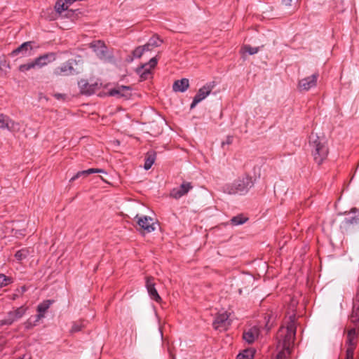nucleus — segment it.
Returning <instances> with one entry per match:
<instances>
[{"mask_svg": "<svg viewBox=\"0 0 359 359\" xmlns=\"http://www.w3.org/2000/svg\"><path fill=\"white\" fill-rule=\"evenodd\" d=\"M140 97L139 94L135 93L132 94L131 91H114V99H123V100H129L134 99V97Z\"/></svg>", "mask_w": 359, "mask_h": 359, "instance_id": "18", "label": "nucleus"}, {"mask_svg": "<svg viewBox=\"0 0 359 359\" xmlns=\"http://www.w3.org/2000/svg\"><path fill=\"white\" fill-rule=\"evenodd\" d=\"M34 68H35V66H34L33 61H32L28 63L20 65L18 67V70L20 72H26L29 71L30 69H34Z\"/></svg>", "mask_w": 359, "mask_h": 359, "instance_id": "30", "label": "nucleus"}, {"mask_svg": "<svg viewBox=\"0 0 359 359\" xmlns=\"http://www.w3.org/2000/svg\"><path fill=\"white\" fill-rule=\"evenodd\" d=\"M157 65V59L154 57L149 61L148 63H145L136 70L137 74L140 77L141 80H146L151 78V69L154 68Z\"/></svg>", "mask_w": 359, "mask_h": 359, "instance_id": "5", "label": "nucleus"}, {"mask_svg": "<svg viewBox=\"0 0 359 359\" xmlns=\"http://www.w3.org/2000/svg\"><path fill=\"white\" fill-rule=\"evenodd\" d=\"M136 219L139 226L146 232L150 233L155 230V223L153 222V219L151 217L147 216H136Z\"/></svg>", "mask_w": 359, "mask_h": 359, "instance_id": "11", "label": "nucleus"}, {"mask_svg": "<svg viewBox=\"0 0 359 359\" xmlns=\"http://www.w3.org/2000/svg\"><path fill=\"white\" fill-rule=\"evenodd\" d=\"M253 182L252 177L245 175L235 180L233 183L226 184L224 191L229 194H243L248 192L249 188L252 187Z\"/></svg>", "mask_w": 359, "mask_h": 359, "instance_id": "3", "label": "nucleus"}, {"mask_svg": "<svg viewBox=\"0 0 359 359\" xmlns=\"http://www.w3.org/2000/svg\"><path fill=\"white\" fill-rule=\"evenodd\" d=\"M83 171H84V173H85L86 176H88L90 174L99 173V172H102V170L97 169V168H90V169H88V170H83Z\"/></svg>", "mask_w": 359, "mask_h": 359, "instance_id": "37", "label": "nucleus"}, {"mask_svg": "<svg viewBox=\"0 0 359 359\" xmlns=\"http://www.w3.org/2000/svg\"><path fill=\"white\" fill-rule=\"evenodd\" d=\"M95 91H88V90H86V91H80V93L79 95H91L92 94H93Z\"/></svg>", "mask_w": 359, "mask_h": 359, "instance_id": "43", "label": "nucleus"}, {"mask_svg": "<svg viewBox=\"0 0 359 359\" xmlns=\"http://www.w3.org/2000/svg\"><path fill=\"white\" fill-rule=\"evenodd\" d=\"M231 324L229 316L227 312L218 314L213 321L212 325L215 330L225 331Z\"/></svg>", "mask_w": 359, "mask_h": 359, "instance_id": "6", "label": "nucleus"}, {"mask_svg": "<svg viewBox=\"0 0 359 359\" xmlns=\"http://www.w3.org/2000/svg\"><path fill=\"white\" fill-rule=\"evenodd\" d=\"M255 351L253 348H248L240 353L236 359H253Z\"/></svg>", "mask_w": 359, "mask_h": 359, "instance_id": "23", "label": "nucleus"}, {"mask_svg": "<svg viewBox=\"0 0 359 359\" xmlns=\"http://www.w3.org/2000/svg\"><path fill=\"white\" fill-rule=\"evenodd\" d=\"M347 222L351 224H359V217H353L347 220Z\"/></svg>", "mask_w": 359, "mask_h": 359, "instance_id": "39", "label": "nucleus"}, {"mask_svg": "<svg viewBox=\"0 0 359 359\" xmlns=\"http://www.w3.org/2000/svg\"><path fill=\"white\" fill-rule=\"evenodd\" d=\"M217 86V83L215 81H210L201 87L199 90H212L215 88Z\"/></svg>", "mask_w": 359, "mask_h": 359, "instance_id": "35", "label": "nucleus"}, {"mask_svg": "<svg viewBox=\"0 0 359 359\" xmlns=\"http://www.w3.org/2000/svg\"><path fill=\"white\" fill-rule=\"evenodd\" d=\"M355 346L348 345L346 349V359H353V353Z\"/></svg>", "mask_w": 359, "mask_h": 359, "instance_id": "34", "label": "nucleus"}, {"mask_svg": "<svg viewBox=\"0 0 359 359\" xmlns=\"http://www.w3.org/2000/svg\"><path fill=\"white\" fill-rule=\"evenodd\" d=\"M11 282V278L8 277L3 273H0V287L6 286Z\"/></svg>", "mask_w": 359, "mask_h": 359, "instance_id": "32", "label": "nucleus"}, {"mask_svg": "<svg viewBox=\"0 0 359 359\" xmlns=\"http://www.w3.org/2000/svg\"><path fill=\"white\" fill-rule=\"evenodd\" d=\"M52 96L60 101H69L72 97L66 93H53Z\"/></svg>", "mask_w": 359, "mask_h": 359, "instance_id": "31", "label": "nucleus"}, {"mask_svg": "<svg viewBox=\"0 0 359 359\" xmlns=\"http://www.w3.org/2000/svg\"><path fill=\"white\" fill-rule=\"evenodd\" d=\"M37 322L32 321L31 318L28 319L26 322H25V327L27 330H30L34 326H36Z\"/></svg>", "mask_w": 359, "mask_h": 359, "instance_id": "36", "label": "nucleus"}, {"mask_svg": "<svg viewBox=\"0 0 359 359\" xmlns=\"http://www.w3.org/2000/svg\"><path fill=\"white\" fill-rule=\"evenodd\" d=\"M210 91H199V93L194 97L193 102L191 104L190 108L194 109L198 103L204 100Z\"/></svg>", "mask_w": 359, "mask_h": 359, "instance_id": "20", "label": "nucleus"}, {"mask_svg": "<svg viewBox=\"0 0 359 359\" xmlns=\"http://www.w3.org/2000/svg\"><path fill=\"white\" fill-rule=\"evenodd\" d=\"M49 55H50L49 54H44L43 55H40L39 57L35 58L33 60L35 67H42L45 65H46L49 62V60H48Z\"/></svg>", "mask_w": 359, "mask_h": 359, "instance_id": "22", "label": "nucleus"}, {"mask_svg": "<svg viewBox=\"0 0 359 359\" xmlns=\"http://www.w3.org/2000/svg\"><path fill=\"white\" fill-rule=\"evenodd\" d=\"M115 143V141H114V144ZM116 143L117 144V145H119L120 144V142L118 140H116Z\"/></svg>", "mask_w": 359, "mask_h": 359, "instance_id": "50", "label": "nucleus"}, {"mask_svg": "<svg viewBox=\"0 0 359 359\" xmlns=\"http://www.w3.org/2000/svg\"><path fill=\"white\" fill-rule=\"evenodd\" d=\"M76 0H64L65 3H67V5H68V7L72 4L74 2H75Z\"/></svg>", "mask_w": 359, "mask_h": 359, "instance_id": "46", "label": "nucleus"}, {"mask_svg": "<svg viewBox=\"0 0 359 359\" xmlns=\"http://www.w3.org/2000/svg\"><path fill=\"white\" fill-rule=\"evenodd\" d=\"M282 2L285 6H290L292 2V0H282Z\"/></svg>", "mask_w": 359, "mask_h": 359, "instance_id": "45", "label": "nucleus"}, {"mask_svg": "<svg viewBox=\"0 0 359 359\" xmlns=\"http://www.w3.org/2000/svg\"><path fill=\"white\" fill-rule=\"evenodd\" d=\"M259 334V327L257 326H252L243 331V339L245 342L252 344L258 338Z\"/></svg>", "mask_w": 359, "mask_h": 359, "instance_id": "9", "label": "nucleus"}, {"mask_svg": "<svg viewBox=\"0 0 359 359\" xmlns=\"http://www.w3.org/2000/svg\"><path fill=\"white\" fill-rule=\"evenodd\" d=\"M142 47L144 48V50L145 52L151 51L154 49V48H151V46H148V43H147L146 44H144Z\"/></svg>", "mask_w": 359, "mask_h": 359, "instance_id": "42", "label": "nucleus"}, {"mask_svg": "<svg viewBox=\"0 0 359 359\" xmlns=\"http://www.w3.org/2000/svg\"><path fill=\"white\" fill-rule=\"evenodd\" d=\"M78 86L81 90H95L100 88L102 83H98L94 79H82L78 82Z\"/></svg>", "mask_w": 359, "mask_h": 359, "instance_id": "15", "label": "nucleus"}, {"mask_svg": "<svg viewBox=\"0 0 359 359\" xmlns=\"http://www.w3.org/2000/svg\"><path fill=\"white\" fill-rule=\"evenodd\" d=\"M68 5L64 0H57L55 5V9L57 14L60 15L63 11L68 9Z\"/></svg>", "mask_w": 359, "mask_h": 359, "instance_id": "25", "label": "nucleus"}, {"mask_svg": "<svg viewBox=\"0 0 359 359\" xmlns=\"http://www.w3.org/2000/svg\"><path fill=\"white\" fill-rule=\"evenodd\" d=\"M81 177H86L85 173H84V171L82 170V171H79L74 176H73L71 179H70V182H73L74 180H76V179Z\"/></svg>", "mask_w": 359, "mask_h": 359, "instance_id": "38", "label": "nucleus"}, {"mask_svg": "<svg viewBox=\"0 0 359 359\" xmlns=\"http://www.w3.org/2000/svg\"><path fill=\"white\" fill-rule=\"evenodd\" d=\"M0 128L15 132L20 130V124L11 119L8 116L0 114Z\"/></svg>", "mask_w": 359, "mask_h": 359, "instance_id": "8", "label": "nucleus"}, {"mask_svg": "<svg viewBox=\"0 0 359 359\" xmlns=\"http://www.w3.org/2000/svg\"><path fill=\"white\" fill-rule=\"evenodd\" d=\"M122 88H123V90H130V87H128V86H123Z\"/></svg>", "mask_w": 359, "mask_h": 359, "instance_id": "47", "label": "nucleus"}, {"mask_svg": "<svg viewBox=\"0 0 359 359\" xmlns=\"http://www.w3.org/2000/svg\"><path fill=\"white\" fill-rule=\"evenodd\" d=\"M17 297H18V294H13L12 299H13V300L17 298Z\"/></svg>", "mask_w": 359, "mask_h": 359, "instance_id": "49", "label": "nucleus"}, {"mask_svg": "<svg viewBox=\"0 0 359 359\" xmlns=\"http://www.w3.org/2000/svg\"><path fill=\"white\" fill-rule=\"evenodd\" d=\"M29 255V248H22L19 250L15 254V257L18 260L21 261L25 259Z\"/></svg>", "mask_w": 359, "mask_h": 359, "instance_id": "26", "label": "nucleus"}, {"mask_svg": "<svg viewBox=\"0 0 359 359\" xmlns=\"http://www.w3.org/2000/svg\"><path fill=\"white\" fill-rule=\"evenodd\" d=\"M259 51L258 47H252L249 45H245L241 48L243 53H248L249 55H254Z\"/></svg>", "mask_w": 359, "mask_h": 359, "instance_id": "29", "label": "nucleus"}, {"mask_svg": "<svg viewBox=\"0 0 359 359\" xmlns=\"http://www.w3.org/2000/svg\"><path fill=\"white\" fill-rule=\"evenodd\" d=\"M156 284L154 283V278L151 276H148L146 278V287L147 292L149 294V297L151 299L156 301V302H161V297L158 294L156 287Z\"/></svg>", "mask_w": 359, "mask_h": 359, "instance_id": "10", "label": "nucleus"}, {"mask_svg": "<svg viewBox=\"0 0 359 359\" xmlns=\"http://www.w3.org/2000/svg\"><path fill=\"white\" fill-rule=\"evenodd\" d=\"M98 96H104V95H107V96H112V91H107V93H102L100 92L99 94H97Z\"/></svg>", "mask_w": 359, "mask_h": 359, "instance_id": "44", "label": "nucleus"}, {"mask_svg": "<svg viewBox=\"0 0 359 359\" xmlns=\"http://www.w3.org/2000/svg\"><path fill=\"white\" fill-rule=\"evenodd\" d=\"M53 302V300H45L39 304L37 306L38 314L35 316V322H39L42 318L44 317V313L49 309L50 306Z\"/></svg>", "mask_w": 359, "mask_h": 359, "instance_id": "17", "label": "nucleus"}, {"mask_svg": "<svg viewBox=\"0 0 359 359\" xmlns=\"http://www.w3.org/2000/svg\"><path fill=\"white\" fill-rule=\"evenodd\" d=\"M156 160V153L154 151L147 152L144 165V168L148 170L151 168Z\"/></svg>", "mask_w": 359, "mask_h": 359, "instance_id": "21", "label": "nucleus"}, {"mask_svg": "<svg viewBox=\"0 0 359 359\" xmlns=\"http://www.w3.org/2000/svg\"><path fill=\"white\" fill-rule=\"evenodd\" d=\"M32 41H27L22 43L17 48L14 49L11 53L10 55L11 57H14L18 55L20 53H22V55L25 56L27 55V52L32 50Z\"/></svg>", "mask_w": 359, "mask_h": 359, "instance_id": "16", "label": "nucleus"}, {"mask_svg": "<svg viewBox=\"0 0 359 359\" xmlns=\"http://www.w3.org/2000/svg\"><path fill=\"white\" fill-rule=\"evenodd\" d=\"M318 74H313L311 76H308L299 81V87L302 90H309L316 86Z\"/></svg>", "mask_w": 359, "mask_h": 359, "instance_id": "14", "label": "nucleus"}, {"mask_svg": "<svg viewBox=\"0 0 359 359\" xmlns=\"http://www.w3.org/2000/svg\"><path fill=\"white\" fill-rule=\"evenodd\" d=\"M27 310V307L25 306H20L14 311H9L7 316L1 320V325H10L15 321L21 318Z\"/></svg>", "mask_w": 359, "mask_h": 359, "instance_id": "4", "label": "nucleus"}, {"mask_svg": "<svg viewBox=\"0 0 359 359\" xmlns=\"http://www.w3.org/2000/svg\"><path fill=\"white\" fill-rule=\"evenodd\" d=\"M148 46H151V48H156L161 46V44L163 43V41L160 39L158 36H154L153 37L150 38L148 41Z\"/></svg>", "mask_w": 359, "mask_h": 359, "instance_id": "28", "label": "nucleus"}, {"mask_svg": "<svg viewBox=\"0 0 359 359\" xmlns=\"http://www.w3.org/2000/svg\"><path fill=\"white\" fill-rule=\"evenodd\" d=\"M349 320L353 324H356L359 322V287L357 289L355 296L353 301V309L349 316Z\"/></svg>", "mask_w": 359, "mask_h": 359, "instance_id": "13", "label": "nucleus"}, {"mask_svg": "<svg viewBox=\"0 0 359 359\" xmlns=\"http://www.w3.org/2000/svg\"><path fill=\"white\" fill-rule=\"evenodd\" d=\"M189 88V81L186 78L176 80L172 85V90H187Z\"/></svg>", "mask_w": 359, "mask_h": 359, "instance_id": "19", "label": "nucleus"}, {"mask_svg": "<svg viewBox=\"0 0 359 359\" xmlns=\"http://www.w3.org/2000/svg\"><path fill=\"white\" fill-rule=\"evenodd\" d=\"M192 188L193 186L190 182H184L180 185V187L174 188L172 189L170 191V196L175 199H178L186 195Z\"/></svg>", "mask_w": 359, "mask_h": 359, "instance_id": "12", "label": "nucleus"}, {"mask_svg": "<svg viewBox=\"0 0 359 359\" xmlns=\"http://www.w3.org/2000/svg\"><path fill=\"white\" fill-rule=\"evenodd\" d=\"M80 330H81V325H73V327H72V330H71V331L72 332H79Z\"/></svg>", "mask_w": 359, "mask_h": 359, "instance_id": "41", "label": "nucleus"}, {"mask_svg": "<svg viewBox=\"0 0 359 359\" xmlns=\"http://www.w3.org/2000/svg\"><path fill=\"white\" fill-rule=\"evenodd\" d=\"M266 328L267 329V331L270 330V329H271V327H269L268 325V323H266Z\"/></svg>", "mask_w": 359, "mask_h": 359, "instance_id": "48", "label": "nucleus"}, {"mask_svg": "<svg viewBox=\"0 0 359 359\" xmlns=\"http://www.w3.org/2000/svg\"><path fill=\"white\" fill-rule=\"evenodd\" d=\"M309 147L314 161L318 165L322 164L329 153L325 139L312 133L309 137Z\"/></svg>", "mask_w": 359, "mask_h": 359, "instance_id": "2", "label": "nucleus"}, {"mask_svg": "<svg viewBox=\"0 0 359 359\" xmlns=\"http://www.w3.org/2000/svg\"><path fill=\"white\" fill-rule=\"evenodd\" d=\"M248 220L247 217H245L243 215L240 214L235 217H233L230 222L231 224L233 226H238L245 223Z\"/></svg>", "mask_w": 359, "mask_h": 359, "instance_id": "24", "label": "nucleus"}, {"mask_svg": "<svg viewBox=\"0 0 359 359\" xmlns=\"http://www.w3.org/2000/svg\"><path fill=\"white\" fill-rule=\"evenodd\" d=\"M295 320V314L293 313L290 316L287 326L280 327L277 332V346L280 351L278 353L276 359H286L290 353V348L293 345L296 334Z\"/></svg>", "mask_w": 359, "mask_h": 359, "instance_id": "1", "label": "nucleus"}, {"mask_svg": "<svg viewBox=\"0 0 359 359\" xmlns=\"http://www.w3.org/2000/svg\"><path fill=\"white\" fill-rule=\"evenodd\" d=\"M233 142V137L228 136L225 141L222 142V146L224 147L225 144H231Z\"/></svg>", "mask_w": 359, "mask_h": 359, "instance_id": "40", "label": "nucleus"}, {"mask_svg": "<svg viewBox=\"0 0 359 359\" xmlns=\"http://www.w3.org/2000/svg\"><path fill=\"white\" fill-rule=\"evenodd\" d=\"M74 71L73 61L68 60L57 67L54 69L53 74L57 76H66L72 74Z\"/></svg>", "mask_w": 359, "mask_h": 359, "instance_id": "7", "label": "nucleus"}, {"mask_svg": "<svg viewBox=\"0 0 359 359\" xmlns=\"http://www.w3.org/2000/svg\"><path fill=\"white\" fill-rule=\"evenodd\" d=\"M144 52L145 51L144 50V48L142 46H138L133 51V57L136 58H140L142 57Z\"/></svg>", "mask_w": 359, "mask_h": 359, "instance_id": "33", "label": "nucleus"}, {"mask_svg": "<svg viewBox=\"0 0 359 359\" xmlns=\"http://www.w3.org/2000/svg\"><path fill=\"white\" fill-rule=\"evenodd\" d=\"M355 337L356 332L355 328H351L347 334V344L350 346H355V342L354 341Z\"/></svg>", "mask_w": 359, "mask_h": 359, "instance_id": "27", "label": "nucleus"}]
</instances>
